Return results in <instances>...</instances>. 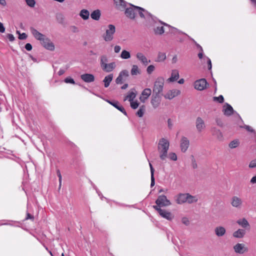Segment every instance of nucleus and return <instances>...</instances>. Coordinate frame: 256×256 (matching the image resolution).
<instances>
[{"instance_id":"nucleus-1","label":"nucleus","mask_w":256,"mask_h":256,"mask_svg":"<svg viewBox=\"0 0 256 256\" xmlns=\"http://www.w3.org/2000/svg\"><path fill=\"white\" fill-rule=\"evenodd\" d=\"M30 31L34 38L40 42L41 44L46 49L52 51L54 50V45L50 40L38 32L33 27H30Z\"/></svg>"},{"instance_id":"nucleus-2","label":"nucleus","mask_w":256,"mask_h":256,"mask_svg":"<svg viewBox=\"0 0 256 256\" xmlns=\"http://www.w3.org/2000/svg\"><path fill=\"white\" fill-rule=\"evenodd\" d=\"M164 80V78L162 77H159L156 80L153 88L154 94H160L162 92Z\"/></svg>"},{"instance_id":"nucleus-3","label":"nucleus","mask_w":256,"mask_h":256,"mask_svg":"<svg viewBox=\"0 0 256 256\" xmlns=\"http://www.w3.org/2000/svg\"><path fill=\"white\" fill-rule=\"evenodd\" d=\"M129 4L130 6H134V8H136L137 12H138V13L140 18H146V19H148L149 18H152V20H154V18H156L153 16L150 13L148 12L147 10H144V8L138 6H134V4Z\"/></svg>"},{"instance_id":"nucleus-4","label":"nucleus","mask_w":256,"mask_h":256,"mask_svg":"<svg viewBox=\"0 0 256 256\" xmlns=\"http://www.w3.org/2000/svg\"><path fill=\"white\" fill-rule=\"evenodd\" d=\"M156 206H158V208L168 206L171 204V202L168 200L165 195L159 196L156 200Z\"/></svg>"},{"instance_id":"nucleus-5","label":"nucleus","mask_w":256,"mask_h":256,"mask_svg":"<svg viewBox=\"0 0 256 256\" xmlns=\"http://www.w3.org/2000/svg\"><path fill=\"white\" fill-rule=\"evenodd\" d=\"M116 32L115 26L113 24H109L108 28L106 30V34L104 36V38L106 42H110L112 40L114 34Z\"/></svg>"},{"instance_id":"nucleus-6","label":"nucleus","mask_w":256,"mask_h":256,"mask_svg":"<svg viewBox=\"0 0 256 256\" xmlns=\"http://www.w3.org/2000/svg\"><path fill=\"white\" fill-rule=\"evenodd\" d=\"M153 208L158 212L162 218L168 220H172L174 218V216L170 212L162 209L158 206H153Z\"/></svg>"},{"instance_id":"nucleus-7","label":"nucleus","mask_w":256,"mask_h":256,"mask_svg":"<svg viewBox=\"0 0 256 256\" xmlns=\"http://www.w3.org/2000/svg\"><path fill=\"white\" fill-rule=\"evenodd\" d=\"M208 83L205 78L196 80L194 83V88L198 90H202L206 88Z\"/></svg>"},{"instance_id":"nucleus-8","label":"nucleus","mask_w":256,"mask_h":256,"mask_svg":"<svg viewBox=\"0 0 256 256\" xmlns=\"http://www.w3.org/2000/svg\"><path fill=\"white\" fill-rule=\"evenodd\" d=\"M108 104L114 106L117 110L123 113L125 116H127V113L124 108L120 104L117 100H105Z\"/></svg>"},{"instance_id":"nucleus-9","label":"nucleus","mask_w":256,"mask_h":256,"mask_svg":"<svg viewBox=\"0 0 256 256\" xmlns=\"http://www.w3.org/2000/svg\"><path fill=\"white\" fill-rule=\"evenodd\" d=\"M129 76V72L128 70H124L121 71L117 77V78L116 79V84H122L123 83L124 81L125 80L124 79V78H127Z\"/></svg>"},{"instance_id":"nucleus-10","label":"nucleus","mask_w":256,"mask_h":256,"mask_svg":"<svg viewBox=\"0 0 256 256\" xmlns=\"http://www.w3.org/2000/svg\"><path fill=\"white\" fill-rule=\"evenodd\" d=\"M136 8H134V6H130V8H126L125 14L129 18L134 20L136 18Z\"/></svg>"},{"instance_id":"nucleus-11","label":"nucleus","mask_w":256,"mask_h":256,"mask_svg":"<svg viewBox=\"0 0 256 256\" xmlns=\"http://www.w3.org/2000/svg\"><path fill=\"white\" fill-rule=\"evenodd\" d=\"M170 146V142L168 140L166 139L165 138H162L160 140L158 149H162L164 150V151L168 150Z\"/></svg>"},{"instance_id":"nucleus-12","label":"nucleus","mask_w":256,"mask_h":256,"mask_svg":"<svg viewBox=\"0 0 256 256\" xmlns=\"http://www.w3.org/2000/svg\"><path fill=\"white\" fill-rule=\"evenodd\" d=\"M190 146V141L188 138L185 136H182L180 140V147L181 150L185 152L188 149Z\"/></svg>"},{"instance_id":"nucleus-13","label":"nucleus","mask_w":256,"mask_h":256,"mask_svg":"<svg viewBox=\"0 0 256 256\" xmlns=\"http://www.w3.org/2000/svg\"><path fill=\"white\" fill-rule=\"evenodd\" d=\"M234 250L236 253L243 254L248 251V248L244 246L243 244H237L234 246Z\"/></svg>"},{"instance_id":"nucleus-14","label":"nucleus","mask_w":256,"mask_h":256,"mask_svg":"<svg viewBox=\"0 0 256 256\" xmlns=\"http://www.w3.org/2000/svg\"><path fill=\"white\" fill-rule=\"evenodd\" d=\"M161 97L160 94H153L152 96L151 104L154 108H157L160 104Z\"/></svg>"},{"instance_id":"nucleus-15","label":"nucleus","mask_w":256,"mask_h":256,"mask_svg":"<svg viewBox=\"0 0 256 256\" xmlns=\"http://www.w3.org/2000/svg\"><path fill=\"white\" fill-rule=\"evenodd\" d=\"M196 126L198 132H200L206 128L204 120L198 117L196 121Z\"/></svg>"},{"instance_id":"nucleus-16","label":"nucleus","mask_w":256,"mask_h":256,"mask_svg":"<svg viewBox=\"0 0 256 256\" xmlns=\"http://www.w3.org/2000/svg\"><path fill=\"white\" fill-rule=\"evenodd\" d=\"M222 112L226 116H230L234 112L232 107L228 103H226L223 106Z\"/></svg>"},{"instance_id":"nucleus-17","label":"nucleus","mask_w":256,"mask_h":256,"mask_svg":"<svg viewBox=\"0 0 256 256\" xmlns=\"http://www.w3.org/2000/svg\"><path fill=\"white\" fill-rule=\"evenodd\" d=\"M160 22L161 23V24H162L165 26H168V28H169V32L171 34H182L186 35V36H188L186 33L183 32H182L178 30V29H177L176 28L171 26H170L168 25V24H167L165 22H164L162 21H160Z\"/></svg>"},{"instance_id":"nucleus-18","label":"nucleus","mask_w":256,"mask_h":256,"mask_svg":"<svg viewBox=\"0 0 256 256\" xmlns=\"http://www.w3.org/2000/svg\"><path fill=\"white\" fill-rule=\"evenodd\" d=\"M180 93V90H178L174 89L170 90L165 94L164 98L168 100H172L179 95Z\"/></svg>"},{"instance_id":"nucleus-19","label":"nucleus","mask_w":256,"mask_h":256,"mask_svg":"<svg viewBox=\"0 0 256 256\" xmlns=\"http://www.w3.org/2000/svg\"><path fill=\"white\" fill-rule=\"evenodd\" d=\"M81 79L86 82L90 83L94 82V76L91 74H84L80 76Z\"/></svg>"},{"instance_id":"nucleus-20","label":"nucleus","mask_w":256,"mask_h":256,"mask_svg":"<svg viewBox=\"0 0 256 256\" xmlns=\"http://www.w3.org/2000/svg\"><path fill=\"white\" fill-rule=\"evenodd\" d=\"M211 132L213 136H215L218 140H223V136L221 131L216 127L211 128Z\"/></svg>"},{"instance_id":"nucleus-21","label":"nucleus","mask_w":256,"mask_h":256,"mask_svg":"<svg viewBox=\"0 0 256 256\" xmlns=\"http://www.w3.org/2000/svg\"><path fill=\"white\" fill-rule=\"evenodd\" d=\"M152 90L149 88H145L142 93V96L140 97V100L142 102H144L146 100L148 99V98L150 96L151 94Z\"/></svg>"},{"instance_id":"nucleus-22","label":"nucleus","mask_w":256,"mask_h":256,"mask_svg":"<svg viewBox=\"0 0 256 256\" xmlns=\"http://www.w3.org/2000/svg\"><path fill=\"white\" fill-rule=\"evenodd\" d=\"M186 194H180L176 196V201L178 204H180L186 202L188 199Z\"/></svg>"},{"instance_id":"nucleus-23","label":"nucleus","mask_w":256,"mask_h":256,"mask_svg":"<svg viewBox=\"0 0 256 256\" xmlns=\"http://www.w3.org/2000/svg\"><path fill=\"white\" fill-rule=\"evenodd\" d=\"M116 67V64L114 62H112L109 64H106L102 68V70L107 72H112Z\"/></svg>"},{"instance_id":"nucleus-24","label":"nucleus","mask_w":256,"mask_h":256,"mask_svg":"<svg viewBox=\"0 0 256 256\" xmlns=\"http://www.w3.org/2000/svg\"><path fill=\"white\" fill-rule=\"evenodd\" d=\"M236 223L244 228L246 230H249L250 228V225L248 221L245 218L238 219L237 220Z\"/></svg>"},{"instance_id":"nucleus-25","label":"nucleus","mask_w":256,"mask_h":256,"mask_svg":"<svg viewBox=\"0 0 256 256\" xmlns=\"http://www.w3.org/2000/svg\"><path fill=\"white\" fill-rule=\"evenodd\" d=\"M136 58L144 66L148 65L150 60H148L147 58L142 52H138L136 54Z\"/></svg>"},{"instance_id":"nucleus-26","label":"nucleus","mask_w":256,"mask_h":256,"mask_svg":"<svg viewBox=\"0 0 256 256\" xmlns=\"http://www.w3.org/2000/svg\"><path fill=\"white\" fill-rule=\"evenodd\" d=\"M242 204V200L238 196H234L232 198V205L235 208H240Z\"/></svg>"},{"instance_id":"nucleus-27","label":"nucleus","mask_w":256,"mask_h":256,"mask_svg":"<svg viewBox=\"0 0 256 256\" xmlns=\"http://www.w3.org/2000/svg\"><path fill=\"white\" fill-rule=\"evenodd\" d=\"M179 78V73L177 70H172L171 76L168 78V82H174L177 80Z\"/></svg>"},{"instance_id":"nucleus-28","label":"nucleus","mask_w":256,"mask_h":256,"mask_svg":"<svg viewBox=\"0 0 256 256\" xmlns=\"http://www.w3.org/2000/svg\"><path fill=\"white\" fill-rule=\"evenodd\" d=\"M114 2L118 9L122 10L126 8V2L124 0H114Z\"/></svg>"},{"instance_id":"nucleus-29","label":"nucleus","mask_w":256,"mask_h":256,"mask_svg":"<svg viewBox=\"0 0 256 256\" xmlns=\"http://www.w3.org/2000/svg\"><path fill=\"white\" fill-rule=\"evenodd\" d=\"M246 233V232L244 230L240 228L235 231L232 235L236 238H242L244 236Z\"/></svg>"},{"instance_id":"nucleus-30","label":"nucleus","mask_w":256,"mask_h":256,"mask_svg":"<svg viewBox=\"0 0 256 256\" xmlns=\"http://www.w3.org/2000/svg\"><path fill=\"white\" fill-rule=\"evenodd\" d=\"M214 232L218 236H222L226 233V229L223 226H218L215 228Z\"/></svg>"},{"instance_id":"nucleus-31","label":"nucleus","mask_w":256,"mask_h":256,"mask_svg":"<svg viewBox=\"0 0 256 256\" xmlns=\"http://www.w3.org/2000/svg\"><path fill=\"white\" fill-rule=\"evenodd\" d=\"M113 78V74H110L104 78L103 82H104V86L105 88H108L112 81Z\"/></svg>"},{"instance_id":"nucleus-32","label":"nucleus","mask_w":256,"mask_h":256,"mask_svg":"<svg viewBox=\"0 0 256 256\" xmlns=\"http://www.w3.org/2000/svg\"><path fill=\"white\" fill-rule=\"evenodd\" d=\"M100 11L99 10H96L91 13L90 16L94 20H98L100 18Z\"/></svg>"},{"instance_id":"nucleus-33","label":"nucleus","mask_w":256,"mask_h":256,"mask_svg":"<svg viewBox=\"0 0 256 256\" xmlns=\"http://www.w3.org/2000/svg\"><path fill=\"white\" fill-rule=\"evenodd\" d=\"M135 90H132L128 93V94L125 97L124 100H128L130 102H132L136 96V94L134 92Z\"/></svg>"},{"instance_id":"nucleus-34","label":"nucleus","mask_w":256,"mask_h":256,"mask_svg":"<svg viewBox=\"0 0 256 256\" xmlns=\"http://www.w3.org/2000/svg\"><path fill=\"white\" fill-rule=\"evenodd\" d=\"M80 16L84 20H86L89 18L90 12H89L85 9L81 10Z\"/></svg>"},{"instance_id":"nucleus-35","label":"nucleus","mask_w":256,"mask_h":256,"mask_svg":"<svg viewBox=\"0 0 256 256\" xmlns=\"http://www.w3.org/2000/svg\"><path fill=\"white\" fill-rule=\"evenodd\" d=\"M158 151L160 153V158L164 160L168 157V150L164 151V150L162 149L158 150Z\"/></svg>"},{"instance_id":"nucleus-36","label":"nucleus","mask_w":256,"mask_h":256,"mask_svg":"<svg viewBox=\"0 0 256 256\" xmlns=\"http://www.w3.org/2000/svg\"><path fill=\"white\" fill-rule=\"evenodd\" d=\"M187 198L188 199L186 200V202H188V204H192L198 201V199L196 196H192L188 193L187 194Z\"/></svg>"},{"instance_id":"nucleus-37","label":"nucleus","mask_w":256,"mask_h":256,"mask_svg":"<svg viewBox=\"0 0 256 256\" xmlns=\"http://www.w3.org/2000/svg\"><path fill=\"white\" fill-rule=\"evenodd\" d=\"M130 72L132 76H134L140 74V70L138 69V66L133 65Z\"/></svg>"},{"instance_id":"nucleus-38","label":"nucleus","mask_w":256,"mask_h":256,"mask_svg":"<svg viewBox=\"0 0 256 256\" xmlns=\"http://www.w3.org/2000/svg\"><path fill=\"white\" fill-rule=\"evenodd\" d=\"M108 62V58L106 55H102L100 58V64L101 68Z\"/></svg>"},{"instance_id":"nucleus-39","label":"nucleus","mask_w":256,"mask_h":256,"mask_svg":"<svg viewBox=\"0 0 256 256\" xmlns=\"http://www.w3.org/2000/svg\"><path fill=\"white\" fill-rule=\"evenodd\" d=\"M154 32L155 34L160 35L164 33V30L162 26H158L154 28Z\"/></svg>"},{"instance_id":"nucleus-40","label":"nucleus","mask_w":256,"mask_h":256,"mask_svg":"<svg viewBox=\"0 0 256 256\" xmlns=\"http://www.w3.org/2000/svg\"><path fill=\"white\" fill-rule=\"evenodd\" d=\"M120 57L123 59H128L130 58V54L129 52L123 50L121 52Z\"/></svg>"},{"instance_id":"nucleus-41","label":"nucleus","mask_w":256,"mask_h":256,"mask_svg":"<svg viewBox=\"0 0 256 256\" xmlns=\"http://www.w3.org/2000/svg\"><path fill=\"white\" fill-rule=\"evenodd\" d=\"M145 110H146L145 106L144 105L141 106L140 108V109L138 110V111L136 112V115L140 118L144 116Z\"/></svg>"},{"instance_id":"nucleus-42","label":"nucleus","mask_w":256,"mask_h":256,"mask_svg":"<svg viewBox=\"0 0 256 256\" xmlns=\"http://www.w3.org/2000/svg\"><path fill=\"white\" fill-rule=\"evenodd\" d=\"M166 58V55L164 53L159 52L157 58V62H160L164 61Z\"/></svg>"},{"instance_id":"nucleus-43","label":"nucleus","mask_w":256,"mask_h":256,"mask_svg":"<svg viewBox=\"0 0 256 256\" xmlns=\"http://www.w3.org/2000/svg\"><path fill=\"white\" fill-rule=\"evenodd\" d=\"M239 144V142L238 140H234L229 144V146L231 148H236Z\"/></svg>"},{"instance_id":"nucleus-44","label":"nucleus","mask_w":256,"mask_h":256,"mask_svg":"<svg viewBox=\"0 0 256 256\" xmlns=\"http://www.w3.org/2000/svg\"><path fill=\"white\" fill-rule=\"evenodd\" d=\"M56 174L58 178V181H59V186H58V190H60L62 186V176L60 174V170L58 169L56 170Z\"/></svg>"},{"instance_id":"nucleus-45","label":"nucleus","mask_w":256,"mask_h":256,"mask_svg":"<svg viewBox=\"0 0 256 256\" xmlns=\"http://www.w3.org/2000/svg\"><path fill=\"white\" fill-rule=\"evenodd\" d=\"M214 100L217 101L219 103L222 104L224 102V98L222 95H220L218 96L214 97Z\"/></svg>"},{"instance_id":"nucleus-46","label":"nucleus","mask_w":256,"mask_h":256,"mask_svg":"<svg viewBox=\"0 0 256 256\" xmlns=\"http://www.w3.org/2000/svg\"><path fill=\"white\" fill-rule=\"evenodd\" d=\"M64 82L66 83H67V84H76L75 81H74V80L70 76L66 77V78L64 80Z\"/></svg>"},{"instance_id":"nucleus-47","label":"nucleus","mask_w":256,"mask_h":256,"mask_svg":"<svg viewBox=\"0 0 256 256\" xmlns=\"http://www.w3.org/2000/svg\"><path fill=\"white\" fill-rule=\"evenodd\" d=\"M172 160H176L177 156L174 152H170L168 155V157Z\"/></svg>"},{"instance_id":"nucleus-48","label":"nucleus","mask_w":256,"mask_h":256,"mask_svg":"<svg viewBox=\"0 0 256 256\" xmlns=\"http://www.w3.org/2000/svg\"><path fill=\"white\" fill-rule=\"evenodd\" d=\"M16 33L19 34L18 38L20 40H26L27 38V36H28L27 34L24 32L20 34V32L17 30Z\"/></svg>"},{"instance_id":"nucleus-49","label":"nucleus","mask_w":256,"mask_h":256,"mask_svg":"<svg viewBox=\"0 0 256 256\" xmlns=\"http://www.w3.org/2000/svg\"><path fill=\"white\" fill-rule=\"evenodd\" d=\"M188 37L193 42L196 44V46L199 49L200 52H203L202 48L192 38H190V36H188Z\"/></svg>"},{"instance_id":"nucleus-50","label":"nucleus","mask_w":256,"mask_h":256,"mask_svg":"<svg viewBox=\"0 0 256 256\" xmlns=\"http://www.w3.org/2000/svg\"><path fill=\"white\" fill-rule=\"evenodd\" d=\"M130 102V106L133 109H136L139 106V103L137 101H132Z\"/></svg>"},{"instance_id":"nucleus-51","label":"nucleus","mask_w":256,"mask_h":256,"mask_svg":"<svg viewBox=\"0 0 256 256\" xmlns=\"http://www.w3.org/2000/svg\"><path fill=\"white\" fill-rule=\"evenodd\" d=\"M26 4L30 7H31V8L34 7V6L36 4V2L34 0H26Z\"/></svg>"},{"instance_id":"nucleus-52","label":"nucleus","mask_w":256,"mask_h":256,"mask_svg":"<svg viewBox=\"0 0 256 256\" xmlns=\"http://www.w3.org/2000/svg\"><path fill=\"white\" fill-rule=\"evenodd\" d=\"M241 127L244 128L245 129H246L248 132H253L255 134H256V132L255 130L254 129H252V128L251 126H249L248 125H244L243 127H242V126H241Z\"/></svg>"},{"instance_id":"nucleus-53","label":"nucleus","mask_w":256,"mask_h":256,"mask_svg":"<svg viewBox=\"0 0 256 256\" xmlns=\"http://www.w3.org/2000/svg\"><path fill=\"white\" fill-rule=\"evenodd\" d=\"M154 70V66L153 65H150L146 69L148 74H151Z\"/></svg>"},{"instance_id":"nucleus-54","label":"nucleus","mask_w":256,"mask_h":256,"mask_svg":"<svg viewBox=\"0 0 256 256\" xmlns=\"http://www.w3.org/2000/svg\"><path fill=\"white\" fill-rule=\"evenodd\" d=\"M216 124L218 126H220V127H222L223 126L224 124H223L222 121V120L220 118H216Z\"/></svg>"},{"instance_id":"nucleus-55","label":"nucleus","mask_w":256,"mask_h":256,"mask_svg":"<svg viewBox=\"0 0 256 256\" xmlns=\"http://www.w3.org/2000/svg\"><path fill=\"white\" fill-rule=\"evenodd\" d=\"M191 158H192V168H197V164H196V160L194 158V156L192 155L191 156Z\"/></svg>"},{"instance_id":"nucleus-56","label":"nucleus","mask_w":256,"mask_h":256,"mask_svg":"<svg viewBox=\"0 0 256 256\" xmlns=\"http://www.w3.org/2000/svg\"><path fill=\"white\" fill-rule=\"evenodd\" d=\"M90 183L92 184V186L93 188L96 190V192L97 194H98V195L100 196H102L101 198H104V197L102 196V193L100 192V190L97 188L96 186L94 184H92V182L91 181H90Z\"/></svg>"},{"instance_id":"nucleus-57","label":"nucleus","mask_w":256,"mask_h":256,"mask_svg":"<svg viewBox=\"0 0 256 256\" xmlns=\"http://www.w3.org/2000/svg\"><path fill=\"white\" fill-rule=\"evenodd\" d=\"M205 58L207 59V63H208V70H211L212 68V64L211 60H210V59L209 58H208L207 56H205Z\"/></svg>"},{"instance_id":"nucleus-58","label":"nucleus","mask_w":256,"mask_h":256,"mask_svg":"<svg viewBox=\"0 0 256 256\" xmlns=\"http://www.w3.org/2000/svg\"><path fill=\"white\" fill-rule=\"evenodd\" d=\"M256 167V159L252 160L249 164V168H254Z\"/></svg>"},{"instance_id":"nucleus-59","label":"nucleus","mask_w":256,"mask_h":256,"mask_svg":"<svg viewBox=\"0 0 256 256\" xmlns=\"http://www.w3.org/2000/svg\"><path fill=\"white\" fill-rule=\"evenodd\" d=\"M182 222L186 226H188L190 224V221L187 218L184 217L182 220Z\"/></svg>"},{"instance_id":"nucleus-60","label":"nucleus","mask_w":256,"mask_h":256,"mask_svg":"<svg viewBox=\"0 0 256 256\" xmlns=\"http://www.w3.org/2000/svg\"><path fill=\"white\" fill-rule=\"evenodd\" d=\"M24 48L28 51H30L32 48V45L30 43L26 44L24 46Z\"/></svg>"},{"instance_id":"nucleus-61","label":"nucleus","mask_w":256,"mask_h":256,"mask_svg":"<svg viewBox=\"0 0 256 256\" xmlns=\"http://www.w3.org/2000/svg\"><path fill=\"white\" fill-rule=\"evenodd\" d=\"M150 179H151V183H150V187H152L155 184V179L154 177V174L150 175Z\"/></svg>"},{"instance_id":"nucleus-62","label":"nucleus","mask_w":256,"mask_h":256,"mask_svg":"<svg viewBox=\"0 0 256 256\" xmlns=\"http://www.w3.org/2000/svg\"><path fill=\"white\" fill-rule=\"evenodd\" d=\"M7 38H8L10 42H13L15 40L14 36L13 34H8Z\"/></svg>"},{"instance_id":"nucleus-63","label":"nucleus","mask_w":256,"mask_h":256,"mask_svg":"<svg viewBox=\"0 0 256 256\" xmlns=\"http://www.w3.org/2000/svg\"><path fill=\"white\" fill-rule=\"evenodd\" d=\"M5 32V28L2 23L0 22V32L4 33Z\"/></svg>"},{"instance_id":"nucleus-64","label":"nucleus","mask_w":256,"mask_h":256,"mask_svg":"<svg viewBox=\"0 0 256 256\" xmlns=\"http://www.w3.org/2000/svg\"><path fill=\"white\" fill-rule=\"evenodd\" d=\"M121 48L120 46H116L114 48V50L116 53H118L120 52Z\"/></svg>"}]
</instances>
